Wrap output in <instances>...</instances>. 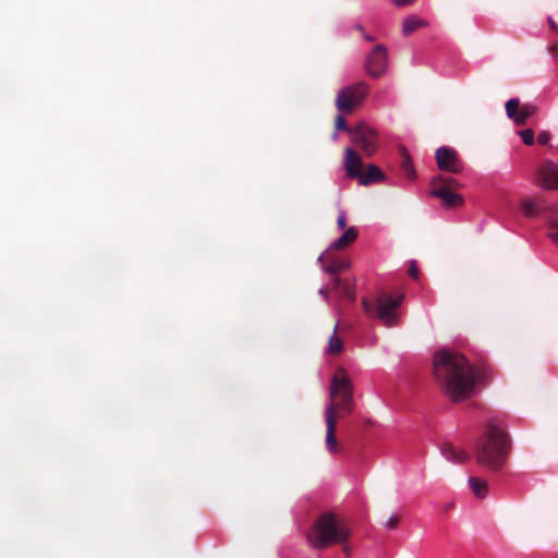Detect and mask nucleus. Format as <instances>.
I'll return each mask as SVG.
<instances>
[{
	"label": "nucleus",
	"mask_w": 558,
	"mask_h": 558,
	"mask_svg": "<svg viewBox=\"0 0 558 558\" xmlns=\"http://www.w3.org/2000/svg\"><path fill=\"white\" fill-rule=\"evenodd\" d=\"M409 274L414 279L418 278V269H417V265H416L415 260L411 262V267H410Z\"/></svg>",
	"instance_id": "obj_29"
},
{
	"label": "nucleus",
	"mask_w": 558,
	"mask_h": 558,
	"mask_svg": "<svg viewBox=\"0 0 558 558\" xmlns=\"http://www.w3.org/2000/svg\"><path fill=\"white\" fill-rule=\"evenodd\" d=\"M343 168L349 179L357 180L360 174L363 173V161L360 155L352 147L344 149Z\"/></svg>",
	"instance_id": "obj_11"
},
{
	"label": "nucleus",
	"mask_w": 558,
	"mask_h": 558,
	"mask_svg": "<svg viewBox=\"0 0 558 558\" xmlns=\"http://www.w3.org/2000/svg\"><path fill=\"white\" fill-rule=\"evenodd\" d=\"M385 178L384 172L374 163L367 166L366 172L360 174L357 182L361 185H369L383 181Z\"/></svg>",
	"instance_id": "obj_13"
},
{
	"label": "nucleus",
	"mask_w": 558,
	"mask_h": 558,
	"mask_svg": "<svg viewBox=\"0 0 558 558\" xmlns=\"http://www.w3.org/2000/svg\"><path fill=\"white\" fill-rule=\"evenodd\" d=\"M436 163L439 170L453 174L461 173L464 169L463 161L453 147L440 146L435 153Z\"/></svg>",
	"instance_id": "obj_8"
},
{
	"label": "nucleus",
	"mask_w": 558,
	"mask_h": 558,
	"mask_svg": "<svg viewBox=\"0 0 558 558\" xmlns=\"http://www.w3.org/2000/svg\"><path fill=\"white\" fill-rule=\"evenodd\" d=\"M469 485L477 498H484L488 492L487 482L478 477H470Z\"/></svg>",
	"instance_id": "obj_16"
},
{
	"label": "nucleus",
	"mask_w": 558,
	"mask_h": 558,
	"mask_svg": "<svg viewBox=\"0 0 558 558\" xmlns=\"http://www.w3.org/2000/svg\"><path fill=\"white\" fill-rule=\"evenodd\" d=\"M508 449L509 439L506 433L497 426H490L476 442L477 462L489 469H498L502 465Z\"/></svg>",
	"instance_id": "obj_3"
},
{
	"label": "nucleus",
	"mask_w": 558,
	"mask_h": 558,
	"mask_svg": "<svg viewBox=\"0 0 558 558\" xmlns=\"http://www.w3.org/2000/svg\"><path fill=\"white\" fill-rule=\"evenodd\" d=\"M347 113H342L339 111V113L337 114L336 119H335V132L333 134L331 135V138L333 141H336L338 138V132L339 131H345L349 133V130L350 129H353V126H348L347 125V121H345V116Z\"/></svg>",
	"instance_id": "obj_22"
},
{
	"label": "nucleus",
	"mask_w": 558,
	"mask_h": 558,
	"mask_svg": "<svg viewBox=\"0 0 558 558\" xmlns=\"http://www.w3.org/2000/svg\"><path fill=\"white\" fill-rule=\"evenodd\" d=\"M403 294L383 293L378 296L376 315L386 327H393L399 324L398 308L403 301Z\"/></svg>",
	"instance_id": "obj_7"
},
{
	"label": "nucleus",
	"mask_w": 558,
	"mask_h": 558,
	"mask_svg": "<svg viewBox=\"0 0 558 558\" xmlns=\"http://www.w3.org/2000/svg\"><path fill=\"white\" fill-rule=\"evenodd\" d=\"M551 136H550V133L548 131H541L537 135V141L539 144L542 145H546L549 143Z\"/></svg>",
	"instance_id": "obj_26"
},
{
	"label": "nucleus",
	"mask_w": 558,
	"mask_h": 558,
	"mask_svg": "<svg viewBox=\"0 0 558 558\" xmlns=\"http://www.w3.org/2000/svg\"><path fill=\"white\" fill-rule=\"evenodd\" d=\"M333 283H335L336 288H339L341 290V293L345 298H348L349 300H352V301L355 299L354 287L351 282H349V281L341 282L339 277H335Z\"/></svg>",
	"instance_id": "obj_21"
},
{
	"label": "nucleus",
	"mask_w": 558,
	"mask_h": 558,
	"mask_svg": "<svg viewBox=\"0 0 558 558\" xmlns=\"http://www.w3.org/2000/svg\"><path fill=\"white\" fill-rule=\"evenodd\" d=\"M347 225V215L344 210H340L337 218V226L339 229L343 230Z\"/></svg>",
	"instance_id": "obj_27"
},
{
	"label": "nucleus",
	"mask_w": 558,
	"mask_h": 558,
	"mask_svg": "<svg viewBox=\"0 0 558 558\" xmlns=\"http://www.w3.org/2000/svg\"><path fill=\"white\" fill-rule=\"evenodd\" d=\"M435 197L442 201L446 208L458 207L463 204V198L460 194L449 191L448 189H436L430 192Z\"/></svg>",
	"instance_id": "obj_12"
},
{
	"label": "nucleus",
	"mask_w": 558,
	"mask_h": 558,
	"mask_svg": "<svg viewBox=\"0 0 558 558\" xmlns=\"http://www.w3.org/2000/svg\"><path fill=\"white\" fill-rule=\"evenodd\" d=\"M538 183L543 189H558V163L546 160L542 163L537 172Z\"/></svg>",
	"instance_id": "obj_10"
},
{
	"label": "nucleus",
	"mask_w": 558,
	"mask_h": 558,
	"mask_svg": "<svg viewBox=\"0 0 558 558\" xmlns=\"http://www.w3.org/2000/svg\"><path fill=\"white\" fill-rule=\"evenodd\" d=\"M547 235L549 240L558 247V207L549 217Z\"/></svg>",
	"instance_id": "obj_17"
},
{
	"label": "nucleus",
	"mask_w": 558,
	"mask_h": 558,
	"mask_svg": "<svg viewBox=\"0 0 558 558\" xmlns=\"http://www.w3.org/2000/svg\"><path fill=\"white\" fill-rule=\"evenodd\" d=\"M337 329H338V324H336V326L333 328V332L329 337L328 345H327V349H326L327 353L337 354V353H340L342 351V341L336 335Z\"/></svg>",
	"instance_id": "obj_19"
},
{
	"label": "nucleus",
	"mask_w": 558,
	"mask_h": 558,
	"mask_svg": "<svg viewBox=\"0 0 558 558\" xmlns=\"http://www.w3.org/2000/svg\"><path fill=\"white\" fill-rule=\"evenodd\" d=\"M441 453L446 460L452 463H464L469 459V456L465 451L453 447L452 445H444L441 447Z\"/></svg>",
	"instance_id": "obj_14"
},
{
	"label": "nucleus",
	"mask_w": 558,
	"mask_h": 558,
	"mask_svg": "<svg viewBox=\"0 0 558 558\" xmlns=\"http://www.w3.org/2000/svg\"><path fill=\"white\" fill-rule=\"evenodd\" d=\"M350 141L365 156H372L378 148V133L365 123H360L349 130Z\"/></svg>",
	"instance_id": "obj_6"
},
{
	"label": "nucleus",
	"mask_w": 558,
	"mask_h": 558,
	"mask_svg": "<svg viewBox=\"0 0 558 558\" xmlns=\"http://www.w3.org/2000/svg\"><path fill=\"white\" fill-rule=\"evenodd\" d=\"M397 7H405L413 3L415 0H391Z\"/></svg>",
	"instance_id": "obj_30"
},
{
	"label": "nucleus",
	"mask_w": 558,
	"mask_h": 558,
	"mask_svg": "<svg viewBox=\"0 0 558 558\" xmlns=\"http://www.w3.org/2000/svg\"><path fill=\"white\" fill-rule=\"evenodd\" d=\"M434 376L452 402H463L475 393L476 372L463 354L441 349L434 356Z\"/></svg>",
	"instance_id": "obj_1"
},
{
	"label": "nucleus",
	"mask_w": 558,
	"mask_h": 558,
	"mask_svg": "<svg viewBox=\"0 0 558 558\" xmlns=\"http://www.w3.org/2000/svg\"><path fill=\"white\" fill-rule=\"evenodd\" d=\"M356 238H357V232H356L355 228L354 227H350L349 229H347L343 232V234L341 236H339L338 239L333 240L330 243L328 250L343 248L347 245H349L352 242H354Z\"/></svg>",
	"instance_id": "obj_15"
},
{
	"label": "nucleus",
	"mask_w": 558,
	"mask_h": 558,
	"mask_svg": "<svg viewBox=\"0 0 558 558\" xmlns=\"http://www.w3.org/2000/svg\"><path fill=\"white\" fill-rule=\"evenodd\" d=\"M362 305H363V308L366 313L371 314L372 312V305L369 304V302L367 300H363L362 301Z\"/></svg>",
	"instance_id": "obj_33"
},
{
	"label": "nucleus",
	"mask_w": 558,
	"mask_h": 558,
	"mask_svg": "<svg viewBox=\"0 0 558 558\" xmlns=\"http://www.w3.org/2000/svg\"><path fill=\"white\" fill-rule=\"evenodd\" d=\"M538 210V204L533 198H525L521 205V211L526 217L534 216Z\"/></svg>",
	"instance_id": "obj_23"
},
{
	"label": "nucleus",
	"mask_w": 558,
	"mask_h": 558,
	"mask_svg": "<svg viewBox=\"0 0 558 558\" xmlns=\"http://www.w3.org/2000/svg\"><path fill=\"white\" fill-rule=\"evenodd\" d=\"M318 293L323 296V299H324L325 301H328V299H329V298H328V292H327V287H326V286H323V287L319 289Z\"/></svg>",
	"instance_id": "obj_32"
},
{
	"label": "nucleus",
	"mask_w": 558,
	"mask_h": 558,
	"mask_svg": "<svg viewBox=\"0 0 558 558\" xmlns=\"http://www.w3.org/2000/svg\"><path fill=\"white\" fill-rule=\"evenodd\" d=\"M387 51L381 45L376 46L366 60L367 73L373 77L381 76L387 70Z\"/></svg>",
	"instance_id": "obj_9"
},
{
	"label": "nucleus",
	"mask_w": 558,
	"mask_h": 558,
	"mask_svg": "<svg viewBox=\"0 0 558 558\" xmlns=\"http://www.w3.org/2000/svg\"><path fill=\"white\" fill-rule=\"evenodd\" d=\"M330 401L326 404V448L331 453L338 452V442L336 438V407L345 411L353 409V387L349 376L341 372L336 374L329 388Z\"/></svg>",
	"instance_id": "obj_2"
},
{
	"label": "nucleus",
	"mask_w": 558,
	"mask_h": 558,
	"mask_svg": "<svg viewBox=\"0 0 558 558\" xmlns=\"http://www.w3.org/2000/svg\"><path fill=\"white\" fill-rule=\"evenodd\" d=\"M519 134L525 145H532L534 143V132L531 129L522 130Z\"/></svg>",
	"instance_id": "obj_25"
},
{
	"label": "nucleus",
	"mask_w": 558,
	"mask_h": 558,
	"mask_svg": "<svg viewBox=\"0 0 558 558\" xmlns=\"http://www.w3.org/2000/svg\"><path fill=\"white\" fill-rule=\"evenodd\" d=\"M368 90V86L364 82L349 85L339 90L335 106L338 111L350 113L363 104Z\"/></svg>",
	"instance_id": "obj_5"
},
{
	"label": "nucleus",
	"mask_w": 558,
	"mask_h": 558,
	"mask_svg": "<svg viewBox=\"0 0 558 558\" xmlns=\"http://www.w3.org/2000/svg\"><path fill=\"white\" fill-rule=\"evenodd\" d=\"M548 22H549V24H550V26L553 28H556V24H555L554 20L550 16L548 17Z\"/></svg>",
	"instance_id": "obj_35"
},
{
	"label": "nucleus",
	"mask_w": 558,
	"mask_h": 558,
	"mask_svg": "<svg viewBox=\"0 0 558 558\" xmlns=\"http://www.w3.org/2000/svg\"><path fill=\"white\" fill-rule=\"evenodd\" d=\"M520 109V102L517 98H511L506 104L507 116L514 121Z\"/></svg>",
	"instance_id": "obj_24"
},
{
	"label": "nucleus",
	"mask_w": 558,
	"mask_h": 558,
	"mask_svg": "<svg viewBox=\"0 0 558 558\" xmlns=\"http://www.w3.org/2000/svg\"><path fill=\"white\" fill-rule=\"evenodd\" d=\"M349 531L344 525H338L332 515L320 517L315 526L307 533L310 544L315 548L327 547L347 539Z\"/></svg>",
	"instance_id": "obj_4"
},
{
	"label": "nucleus",
	"mask_w": 558,
	"mask_h": 558,
	"mask_svg": "<svg viewBox=\"0 0 558 558\" xmlns=\"http://www.w3.org/2000/svg\"><path fill=\"white\" fill-rule=\"evenodd\" d=\"M322 269L327 274L336 275L340 270V266L338 264H331L328 266H323Z\"/></svg>",
	"instance_id": "obj_28"
},
{
	"label": "nucleus",
	"mask_w": 558,
	"mask_h": 558,
	"mask_svg": "<svg viewBox=\"0 0 558 558\" xmlns=\"http://www.w3.org/2000/svg\"><path fill=\"white\" fill-rule=\"evenodd\" d=\"M323 258H324V254H320V255L318 256V258H317V262H318V263H322V262H323Z\"/></svg>",
	"instance_id": "obj_37"
},
{
	"label": "nucleus",
	"mask_w": 558,
	"mask_h": 558,
	"mask_svg": "<svg viewBox=\"0 0 558 558\" xmlns=\"http://www.w3.org/2000/svg\"><path fill=\"white\" fill-rule=\"evenodd\" d=\"M397 520H398L397 515H391V517L387 520V522L385 523V526H386V527H388V529L393 527V526H395V524H396V522H397Z\"/></svg>",
	"instance_id": "obj_31"
},
{
	"label": "nucleus",
	"mask_w": 558,
	"mask_h": 558,
	"mask_svg": "<svg viewBox=\"0 0 558 558\" xmlns=\"http://www.w3.org/2000/svg\"><path fill=\"white\" fill-rule=\"evenodd\" d=\"M423 25H425V23L422 20H420L415 16H410L404 20L403 26H402V32L405 36H408Z\"/></svg>",
	"instance_id": "obj_20"
},
{
	"label": "nucleus",
	"mask_w": 558,
	"mask_h": 558,
	"mask_svg": "<svg viewBox=\"0 0 558 558\" xmlns=\"http://www.w3.org/2000/svg\"><path fill=\"white\" fill-rule=\"evenodd\" d=\"M340 266V269L341 268H345V267H349V263L348 262H343L341 264H338Z\"/></svg>",
	"instance_id": "obj_36"
},
{
	"label": "nucleus",
	"mask_w": 558,
	"mask_h": 558,
	"mask_svg": "<svg viewBox=\"0 0 558 558\" xmlns=\"http://www.w3.org/2000/svg\"><path fill=\"white\" fill-rule=\"evenodd\" d=\"M405 168H407V171H408V175H409L410 178H411V177H413V175H414V169H413V167H412L409 162H407V163H405Z\"/></svg>",
	"instance_id": "obj_34"
},
{
	"label": "nucleus",
	"mask_w": 558,
	"mask_h": 558,
	"mask_svg": "<svg viewBox=\"0 0 558 558\" xmlns=\"http://www.w3.org/2000/svg\"><path fill=\"white\" fill-rule=\"evenodd\" d=\"M535 107L533 105H523L518 112L517 118H514V123L517 125H523L525 122L535 113Z\"/></svg>",
	"instance_id": "obj_18"
}]
</instances>
